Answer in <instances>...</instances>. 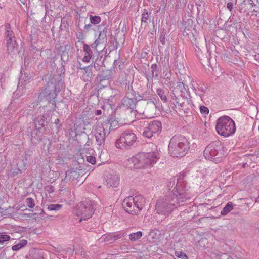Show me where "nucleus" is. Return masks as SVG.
Wrapping results in <instances>:
<instances>
[{"label":"nucleus","instance_id":"8fccbe9b","mask_svg":"<svg viewBox=\"0 0 259 259\" xmlns=\"http://www.w3.org/2000/svg\"><path fill=\"white\" fill-rule=\"evenodd\" d=\"M60 120L59 119H56L54 122V123L57 125V127L58 129L61 126V124H59Z\"/></svg>","mask_w":259,"mask_h":259},{"label":"nucleus","instance_id":"c85d7f7f","mask_svg":"<svg viewBox=\"0 0 259 259\" xmlns=\"http://www.w3.org/2000/svg\"><path fill=\"white\" fill-rule=\"evenodd\" d=\"M151 15L150 13H148L147 10L144 9V11L142 14L141 22L142 23H147L149 17Z\"/></svg>","mask_w":259,"mask_h":259},{"label":"nucleus","instance_id":"ddd939ff","mask_svg":"<svg viewBox=\"0 0 259 259\" xmlns=\"http://www.w3.org/2000/svg\"><path fill=\"white\" fill-rule=\"evenodd\" d=\"M47 117L46 115H41L33 120L35 129L32 132L31 134L32 143L36 144L39 141L40 139L39 130L41 128V127L45 126V123L47 122Z\"/></svg>","mask_w":259,"mask_h":259},{"label":"nucleus","instance_id":"393cba45","mask_svg":"<svg viewBox=\"0 0 259 259\" xmlns=\"http://www.w3.org/2000/svg\"><path fill=\"white\" fill-rule=\"evenodd\" d=\"M142 235L143 233L141 231H138L135 233H131L129 235V238L130 241L133 242L141 238Z\"/></svg>","mask_w":259,"mask_h":259},{"label":"nucleus","instance_id":"603ef678","mask_svg":"<svg viewBox=\"0 0 259 259\" xmlns=\"http://www.w3.org/2000/svg\"><path fill=\"white\" fill-rule=\"evenodd\" d=\"M59 255L61 256H64L65 255H66L65 249L62 248V249L61 250V252Z\"/></svg>","mask_w":259,"mask_h":259},{"label":"nucleus","instance_id":"4468645a","mask_svg":"<svg viewBox=\"0 0 259 259\" xmlns=\"http://www.w3.org/2000/svg\"><path fill=\"white\" fill-rule=\"evenodd\" d=\"M126 95L122 100V104L128 108L133 109L136 105L137 101L132 85L128 84L126 86Z\"/></svg>","mask_w":259,"mask_h":259},{"label":"nucleus","instance_id":"412c9836","mask_svg":"<svg viewBox=\"0 0 259 259\" xmlns=\"http://www.w3.org/2000/svg\"><path fill=\"white\" fill-rule=\"evenodd\" d=\"M156 93L160 97L161 100L164 102H167V94L168 93V91L166 89L158 88L156 90Z\"/></svg>","mask_w":259,"mask_h":259},{"label":"nucleus","instance_id":"aec40b11","mask_svg":"<svg viewBox=\"0 0 259 259\" xmlns=\"http://www.w3.org/2000/svg\"><path fill=\"white\" fill-rule=\"evenodd\" d=\"M93 67L92 64L82 68V69L85 71V73L82 76V78L85 81H90L92 78L93 74L92 68Z\"/></svg>","mask_w":259,"mask_h":259},{"label":"nucleus","instance_id":"2f4dec72","mask_svg":"<svg viewBox=\"0 0 259 259\" xmlns=\"http://www.w3.org/2000/svg\"><path fill=\"white\" fill-rule=\"evenodd\" d=\"M62 205L58 204H50L48 206V209L50 211H56L61 209Z\"/></svg>","mask_w":259,"mask_h":259},{"label":"nucleus","instance_id":"a211bd4d","mask_svg":"<svg viewBox=\"0 0 259 259\" xmlns=\"http://www.w3.org/2000/svg\"><path fill=\"white\" fill-rule=\"evenodd\" d=\"M45 252L41 249H33L30 251L29 259H45Z\"/></svg>","mask_w":259,"mask_h":259},{"label":"nucleus","instance_id":"9b49d317","mask_svg":"<svg viewBox=\"0 0 259 259\" xmlns=\"http://www.w3.org/2000/svg\"><path fill=\"white\" fill-rule=\"evenodd\" d=\"M137 140L136 134L130 130L124 131L120 138L116 140L115 144L118 148H129Z\"/></svg>","mask_w":259,"mask_h":259},{"label":"nucleus","instance_id":"c9c22d12","mask_svg":"<svg viewBox=\"0 0 259 259\" xmlns=\"http://www.w3.org/2000/svg\"><path fill=\"white\" fill-rule=\"evenodd\" d=\"M113 239H114V242H115L116 240L124 237L125 235V234L124 232H117L116 233H113Z\"/></svg>","mask_w":259,"mask_h":259},{"label":"nucleus","instance_id":"cd10ccee","mask_svg":"<svg viewBox=\"0 0 259 259\" xmlns=\"http://www.w3.org/2000/svg\"><path fill=\"white\" fill-rule=\"evenodd\" d=\"M27 243V241L26 240H20L18 243L14 245L12 247V249L13 251H18L24 246H25Z\"/></svg>","mask_w":259,"mask_h":259},{"label":"nucleus","instance_id":"7ed1b4c3","mask_svg":"<svg viewBox=\"0 0 259 259\" xmlns=\"http://www.w3.org/2000/svg\"><path fill=\"white\" fill-rule=\"evenodd\" d=\"M190 147V143L185 136L176 135L170 140L168 150L172 156L182 157L187 153Z\"/></svg>","mask_w":259,"mask_h":259},{"label":"nucleus","instance_id":"6e6d98bb","mask_svg":"<svg viewBox=\"0 0 259 259\" xmlns=\"http://www.w3.org/2000/svg\"><path fill=\"white\" fill-rule=\"evenodd\" d=\"M81 63L79 62V66L78 67H79L80 69H82V68H83V67H81Z\"/></svg>","mask_w":259,"mask_h":259},{"label":"nucleus","instance_id":"09e8293b","mask_svg":"<svg viewBox=\"0 0 259 259\" xmlns=\"http://www.w3.org/2000/svg\"><path fill=\"white\" fill-rule=\"evenodd\" d=\"M62 249V248L61 246H59V247H57V248H55L54 251L56 253H58V254L59 255L61 252Z\"/></svg>","mask_w":259,"mask_h":259},{"label":"nucleus","instance_id":"3c124183","mask_svg":"<svg viewBox=\"0 0 259 259\" xmlns=\"http://www.w3.org/2000/svg\"><path fill=\"white\" fill-rule=\"evenodd\" d=\"M92 26V25L90 24H86L84 27V29L87 31H88L90 28Z\"/></svg>","mask_w":259,"mask_h":259},{"label":"nucleus","instance_id":"58836bf2","mask_svg":"<svg viewBox=\"0 0 259 259\" xmlns=\"http://www.w3.org/2000/svg\"><path fill=\"white\" fill-rule=\"evenodd\" d=\"M157 64H153L151 66V68L152 69V77H153L154 74V72H156V73L155 74V76H157L158 74L157 73V72L158 71V70L157 69Z\"/></svg>","mask_w":259,"mask_h":259},{"label":"nucleus","instance_id":"052dcab7","mask_svg":"<svg viewBox=\"0 0 259 259\" xmlns=\"http://www.w3.org/2000/svg\"><path fill=\"white\" fill-rule=\"evenodd\" d=\"M258 131H259V126H258Z\"/></svg>","mask_w":259,"mask_h":259},{"label":"nucleus","instance_id":"79ce46f5","mask_svg":"<svg viewBox=\"0 0 259 259\" xmlns=\"http://www.w3.org/2000/svg\"><path fill=\"white\" fill-rule=\"evenodd\" d=\"M200 112L202 113H204L205 114H208L209 113V109H208V108H207L204 106H201L200 108Z\"/></svg>","mask_w":259,"mask_h":259},{"label":"nucleus","instance_id":"f8f14e48","mask_svg":"<svg viewBox=\"0 0 259 259\" xmlns=\"http://www.w3.org/2000/svg\"><path fill=\"white\" fill-rule=\"evenodd\" d=\"M5 37L8 53L10 54L15 53L17 49L16 38L9 23L5 25Z\"/></svg>","mask_w":259,"mask_h":259},{"label":"nucleus","instance_id":"a18cd8bd","mask_svg":"<svg viewBox=\"0 0 259 259\" xmlns=\"http://www.w3.org/2000/svg\"><path fill=\"white\" fill-rule=\"evenodd\" d=\"M233 4L231 2H229L227 4V8L231 12L233 9Z\"/></svg>","mask_w":259,"mask_h":259},{"label":"nucleus","instance_id":"de8ad7c7","mask_svg":"<svg viewBox=\"0 0 259 259\" xmlns=\"http://www.w3.org/2000/svg\"><path fill=\"white\" fill-rule=\"evenodd\" d=\"M66 254H68L69 256L73 252V250L71 248H67L66 250L65 249Z\"/></svg>","mask_w":259,"mask_h":259},{"label":"nucleus","instance_id":"dca6fc26","mask_svg":"<svg viewBox=\"0 0 259 259\" xmlns=\"http://www.w3.org/2000/svg\"><path fill=\"white\" fill-rule=\"evenodd\" d=\"M80 177V174L77 170L73 169L68 170L65 172V176L62 179V183L64 185L70 182L77 181Z\"/></svg>","mask_w":259,"mask_h":259},{"label":"nucleus","instance_id":"49530a36","mask_svg":"<svg viewBox=\"0 0 259 259\" xmlns=\"http://www.w3.org/2000/svg\"><path fill=\"white\" fill-rule=\"evenodd\" d=\"M248 1V4L252 7L253 6H255L256 4L255 3V0H247Z\"/></svg>","mask_w":259,"mask_h":259},{"label":"nucleus","instance_id":"5fc2aeb1","mask_svg":"<svg viewBox=\"0 0 259 259\" xmlns=\"http://www.w3.org/2000/svg\"><path fill=\"white\" fill-rule=\"evenodd\" d=\"M169 183H170V185H171V188H172L173 186L175 185V180H173L172 181L171 180L169 182Z\"/></svg>","mask_w":259,"mask_h":259},{"label":"nucleus","instance_id":"473e14b6","mask_svg":"<svg viewBox=\"0 0 259 259\" xmlns=\"http://www.w3.org/2000/svg\"><path fill=\"white\" fill-rule=\"evenodd\" d=\"M83 51L85 55L92 56L93 53L89 45L85 44L83 45Z\"/></svg>","mask_w":259,"mask_h":259},{"label":"nucleus","instance_id":"f257e3e1","mask_svg":"<svg viewBox=\"0 0 259 259\" xmlns=\"http://www.w3.org/2000/svg\"><path fill=\"white\" fill-rule=\"evenodd\" d=\"M179 187L177 183L172 191L158 200L155 206L156 213L163 219L169 217L175 208L182 205V203L189 198L186 192L179 190Z\"/></svg>","mask_w":259,"mask_h":259},{"label":"nucleus","instance_id":"6e6552de","mask_svg":"<svg viewBox=\"0 0 259 259\" xmlns=\"http://www.w3.org/2000/svg\"><path fill=\"white\" fill-rule=\"evenodd\" d=\"M61 88V82L57 81L55 79H51L46 84L45 89L40 93L39 98L40 100L44 99L46 101L51 102H54L57 93L59 92Z\"/></svg>","mask_w":259,"mask_h":259},{"label":"nucleus","instance_id":"9d476101","mask_svg":"<svg viewBox=\"0 0 259 259\" xmlns=\"http://www.w3.org/2000/svg\"><path fill=\"white\" fill-rule=\"evenodd\" d=\"M112 123L110 124L109 122H104L103 123H98L96 126L95 131V136L99 149L104 148L105 145V138L111 130H114L112 125Z\"/></svg>","mask_w":259,"mask_h":259},{"label":"nucleus","instance_id":"4be33fe9","mask_svg":"<svg viewBox=\"0 0 259 259\" xmlns=\"http://www.w3.org/2000/svg\"><path fill=\"white\" fill-rule=\"evenodd\" d=\"M106 40V29L105 28L100 32L98 39L95 41V47L101 43H103L104 40Z\"/></svg>","mask_w":259,"mask_h":259},{"label":"nucleus","instance_id":"39448f33","mask_svg":"<svg viewBox=\"0 0 259 259\" xmlns=\"http://www.w3.org/2000/svg\"><path fill=\"white\" fill-rule=\"evenodd\" d=\"M145 204V199L141 195L133 197L128 196L123 201L122 205L125 210L133 215L139 214Z\"/></svg>","mask_w":259,"mask_h":259},{"label":"nucleus","instance_id":"2eb2a0df","mask_svg":"<svg viewBox=\"0 0 259 259\" xmlns=\"http://www.w3.org/2000/svg\"><path fill=\"white\" fill-rule=\"evenodd\" d=\"M143 105L144 106L143 114L149 118L153 117L156 111V106L154 102L151 100L147 102L144 101Z\"/></svg>","mask_w":259,"mask_h":259},{"label":"nucleus","instance_id":"c03bdc74","mask_svg":"<svg viewBox=\"0 0 259 259\" xmlns=\"http://www.w3.org/2000/svg\"><path fill=\"white\" fill-rule=\"evenodd\" d=\"M160 42L163 45H165V34H162L160 36Z\"/></svg>","mask_w":259,"mask_h":259},{"label":"nucleus","instance_id":"bb28decb","mask_svg":"<svg viewBox=\"0 0 259 259\" xmlns=\"http://www.w3.org/2000/svg\"><path fill=\"white\" fill-rule=\"evenodd\" d=\"M194 30L192 25L188 26L185 27L184 30L183 34L184 36H187L188 37L192 36H194L193 31Z\"/></svg>","mask_w":259,"mask_h":259},{"label":"nucleus","instance_id":"864d4df0","mask_svg":"<svg viewBox=\"0 0 259 259\" xmlns=\"http://www.w3.org/2000/svg\"><path fill=\"white\" fill-rule=\"evenodd\" d=\"M102 114V111L101 110H97L95 112L96 115H100Z\"/></svg>","mask_w":259,"mask_h":259},{"label":"nucleus","instance_id":"ea45409f","mask_svg":"<svg viewBox=\"0 0 259 259\" xmlns=\"http://www.w3.org/2000/svg\"><path fill=\"white\" fill-rule=\"evenodd\" d=\"M102 64H103L102 62L98 63L97 61H95L94 63V64L92 63L91 64H92L93 66H94V68L96 70H100Z\"/></svg>","mask_w":259,"mask_h":259},{"label":"nucleus","instance_id":"4c0bfd02","mask_svg":"<svg viewBox=\"0 0 259 259\" xmlns=\"http://www.w3.org/2000/svg\"><path fill=\"white\" fill-rule=\"evenodd\" d=\"M10 236L6 234H1L0 235V244H2L5 242L8 241L10 240Z\"/></svg>","mask_w":259,"mask_h":259},{"label":"nucleus","instance_id":"6ab92c4d","mask_svg":"<svg viewBox=\"0 0 259 259\" xmlns=\"http://www.w3.org/2000/svg\"><path fill=\"white\" fill-rule=\"evenodd\" d=\"M119 184V178L117 175H111L106 181L107 187H116Z\"/></svg>","mask_w":259,"mask_h":259},{"label":"nucleus","instance_id":"e433bc0d","mask_svg":"<svg viewBox=\"0 0 259 259\" xmlns=\"http://www.w3.org/2000/svg\"><path fill=\"white\" fill-rule=\"evenodd\" d=\"M26 204L30 208H33L35 206L34 199L30 197L26 199Z\"/></svg>","mask_w":259,"mask_h":259},{"label":"nucleus","instance_id":"a878e982","mask_svg":"<svg viewBox=\"0 0 259 259\" xmlns=\"http://www.w3.org/2000/svg\"><path fill=\"white\" fill-rule=\"evenodd\" d=\"M233 209V204L231 202L227 203L225 207L221 211V214L222 215H226Z\"/></svg>","mask_w":259,"mask_h":259},{"label":"nucleus","instance_id":"f03ea898","mask_svg":"<svg viewBox=\"0 0 259 259\" xmlns=\"http://www.w3.org/2000/svg\"><path fill=\"white\" fill-rule=\"evenodd\" d=\"M159 158L156 152L140 153L128 160L127 166L130 168L140 169L152 166Z\"/></svg>","mask_w":259,"mask_h":259},{"label":"nucleus","instance_id":"4d7b16f0","mask_svg":"<svg viewBox=\"0 0 259 259\" xmlns=\"http://www.w3.org/2000/svg\"><path fill=\"white\" fill-rule=\"evenodd\" d=\"M256 4H258L259 5V0H255Z\"/></svg>","mask_w":259,"mask_h":259},{"label":"nucleus","instance_id":"5701e85b","mask_svg":"<svg viewBox=\"0 0 259 259\" xmlns=\"http://www.w3.org/2000/svg\"><path fill=\"white\" fill-rule=\"evenodd\" d=\"M172 101H173V104L175 106L179 104V103H182L185 101H188V100L187 99V98L185 97H181V96H177V95H172L171 96Z\"/></svg>","mask_w":259,"mask_h":259},{"label":"nucleus","instance_id":"f704fd0d","mask_svg":"<svg viewBox=\"0 0 259 259\" xmlns=\"http://www.w3.org/2000/svg\"><path fill=\"white\" fill-rule=\"evenodd\" d=\"M113 234H110L105 236L104 238V241L105 242L109 243H112L114 242V240L113 239Z\"/></svg>","mask_w":259,"mask_h":259},{"label":"nucleus","instance_id":"37998d69","mask_svg":"<svg viewBox=\"0 0 259 259\" xmlns=\"http://www.w3.org/2000/svg\"><path fill=\"white\" fill-rule=\"evenodd\" d=\"M91 57H92V56H91L84 55V56L83 57V58L82 59V61L84 62H89L90 61V60L91 58Z\"/></svg>","mask_w":259,"mask_h":259},{"label":"nucleus","instance_id":"423d86ee","mask_svg":"<svg viewBox=\"0 0 259 259\" xmlns=\"http://www.w3.org/2000/svg\"><path fill=\"white\" fill-rule=\"evenodd\" d=\"M215 128L218 134L225 137L233 135L236 131L235 122L228 116H223L219 118Z\"/></svg>","mask_w":259,"mask_h":259},{"label":"nucleus","instance_id":"a19ab883","mask_svg":"<svg viewBox=\"0 0 259 259\" xmlns=\"http://www.w3.org/2000/svg\"><path fill=\"white\" fill-rule=\"evenodd\" d=\"M86 158L87 161L92 164H94L96 162V158L93 156H87Z\"/></svg>","mask_w":259,"mask_h":259},{"label":"nucleus","instance_id":"c756f323","mask_svg":"<svg viewBox=\"0 0 259 259\" xmlns=\"http://www.w3.org/2000/svg\"><path fill=\"white\" fill-rule=\"evenodd\" d=\"M90 22L94 25L99 24L101 22V18L99 16H90Z\"/></svg>","mask_w":259,"mask_h":259},{"label":"nucleus","instance_id":"13d9d810","mask_svg":"<svg viewBox=\"0 0 259 259\" xmlns=\"http://www.w3.org/2000/svg\"><path fill=\"white\" fill-rule=\"evenodd\" d=\"M152 232H150V235H151L152 234Z\"/></svg>","mask_w":259,"mask_h":259},{"label":"nucleus","instance_id":"f3484780","mask_svg":"<svg viewBox=\"0 0 259 259\" xmlns=\"http://www.w3.org/2000/svg\"><path fill=\"white\" fill-rule=\"evenodd\" d=\"M188 88L187 85L182 82L177 83L176 85L174 87L172 94L177 96L185 97L188 93Z\"/></svg>","mask_w":259,"mask_h":259},{"label":"nucleus","instance_id":"0eeeda50","mask_svg":"<svg viewBox=\"0 0 259 259\" xmlns=\"http://www.w3.org/2000/svg\"><path fill=\"white\" fill-rule=\"evenodd\" d=\"M95 203L94 201L86 199L79 203L73 210V213L80 217L79 222L90 218L95 210Z\"/></svg>","mask_w":259,"mask_h":259},{"label":"nucleus","instance_id":"20e7f679","mask_svg":"<svg viewBox=\"0 0 259 259\" xmlns=\"http://www.w3.org/2000/svg\"><path fill=\"white\" fill-rule=\"evenodd\" d=\"M137 126L142 131L143 135L150 138L155 134H159L161 131L162 125L159 121H149L142 119L136 121Z\"/></svg>","mask_w":259,"mask_h":259},{"label":"nucleus","instance_id":"b1692460","mask_svg":"<svg viewBox=\"0 0 259 259\" xmlns=\"http://www.w3.org/2000/svg\"><path fill=\"white\" fill-rule=\"evenodd\" d=\"M111 78V76L109 75H100L97 77V79L99 81V83L103 86L105 87L108 84V80Z\"/></svg>","mask_w":259,"mask_h":259},{"label":"nucleus","instance_id":"7c9ffc66","mask_svg":"<svg viewBox=\"0 0 259 259\" xmlns=\"http://www.w3.org/2000/svg\"><path fill=\"white\" fill-rule=\"evenodd\" d=\"M175 107L183 113H185L186 110H187V105L185 104V101L182 103H179V104L175 106Z\"/></svg>","mask_w":259,"mask_h":259},{"label":"nucleus","instance_id":"bf43d9fd","mask_svg":"<svg viewBox=\"0 0 259 259\" xmlns=\"http://www.w3.org/2000/svg\"><path fill=\"white\" fill-rule=\"evenodd\" d=\"M1 85H2V83H1V82H0V86H1Z\"/></svg>","mask_w":259,"mask_h":259},{"label":"nucleus","instance_id":"72a5a7b5","mask_svg":"<svg viewBox=\"0 0 259 259\" xmlns=\"http://www.w3.org/2000/svg\"><path fill=\"white\" fill-rule=\"evenodd\" d=\"M175 254L176 256L180 259H187V256L186 254L182 251H176L175 252Z\"/></svg>","mask_w":259,"mask_h":259},{"label":"nucleus","instance_id":"1a4fd4ad","mask_svg":"<svg viewBox=\"0 0 259 259\" xmlns=\"http://www.w3.org/2000/svg\"><path fill=\"white\" fill-rule=\"evenodd\" d=\"M223 146L219 142H214L208 145L204 151V156L209 160H213L214 162H220L223 157Z\"/></svg>","mask_w":259,"mask_h":259}]
</instances>
